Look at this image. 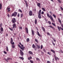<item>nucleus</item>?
I'll return each instance as SVG.
<instances>
[{
    "instance_id": "obj_1",
    "label": "nucleus",
    "mask_w": 63,
    "mask_h": 63,
    "mask_svg": "<svg viewBox=\"0 0 63 63\" xmlns=\"http://www.w3.org/2000/svg\"><path fill=\"white\" fill-rule=\"evenodd\" d=\"M47 17L49 18L53 22H55L54 20H53L52 16L51 15H49V14L48 13H47Z\"/></svg>"
},
{
    "instance_id": "obj_2",
    "label": "nucleus",
    "mask_w": 63,
    "mask_h": 63,
    "mask_svg": "<svg viewBox=\"0 0 63 63\" xmlns=\"http://www.w3.org/2000/svg\"><path fill=\"white\" fill-rule=\"evenodd\" d=\"M10 7L9 6H8L6 9V11L7 12H10L11 11V10L10 9Z\"/></svg>"
},
{
    "instance_id": "obj_3",
    "label": "nucleus",
    "mask_w": 63,
    "mask_h": 63,
    "mask_svg": "<svg viewBox=\"0 0 63 63\" xmlns=\"http://www.w3.org/2000/svg\"><path fill=\"white\" fill-rule=\"evenodd\" d=\"M17 13L16 12H15L12 15V16H16V15H17Z\"/></svg>"
},
{
    "instance_id": "obj_4",
    "label": "nucleus",
    "mask_w": 63,
    "mask_h": 63,
    "mask_svg": "<svg viewBox=\"0 0 63 63\" xmlns=\"http://www.w3.org/2000/svg\"><path fill=\"white\" fill-rule=\"evenodd\" d=\"M12 21L13 23H15L16 22V19L15 18H13L12 19Z\"/></svg>"
},
{
    "instance_id": "obj_5",
    "label": "nucleus",
    "mask_w": 63,
    "mask_h": 63,
    "mask_svg": "<svg viewBox=\"0 0 63 63\" xmlns=\"http://www.w3.org/2000/svg\"><path fill=\"white\" fill-rule=\"evenodd\" d=\"M54 56L55 58V60L56 61H57V60H59V59L56 56V55H54Z\"/></svg>"
},
{
    "instance_id": "obj_6",
    "label": "nucleus",
    "mask_w": 63,
    "mask_h": 63,
    "mask_svg": "<svg viewBox=\"0 0 63 63\" xmlns=\"http://www.w3.org/2000/svg\"><path fill=\"white\" fill-rule=\"evenodd\" d=\"M32 47H33V48H34V49H35V50L36 51V49H37V47H35V45H34V44H33V45H32Z\"/></svg>"
},
{
    "instance_id": "obj_7",
    "label": "nucleus",
    "mask_w": 63,
    "mask_h": 63,
    "mask_svg": "<svg viewBox=\"0 0 63 63\" xmlns=\"http://www.w3.org/2000/svg\"><path fill=\"white\" fill-rule=\"evenodd\" d=\"M20 55L21 56H23V55H24V53H23V52L22 51V50H20Z\"/></svg>"
},
{
    "instance_id": "obj_8",
    "label": "nucleus",
    "mask_w": 63,
    "mask_h": 63,
    "mask_svg": "<svg viewBox=\"0 0 63 63\" xmlns=\"http://www.w3.org/2000/svg\"><path fill=\"white\" fill-rule=\"evenodd\" d=\"M32 11H30L29 12V16H32Z\"/></svg>"
},
{
    "instance_id": "obj_9",
    "label": "nucleus",
    "mask_w": 63,
    "mask_h": 63,
    "mask_svg": "<svg viewBox=\"0 0 63 63\" xmlns=\"http://www.w3.org/2000/svg\"><path fill=\"white\" fill-rule=\"evenodd\" d=\"M15 28H16V24L15 23L13 25V28L14 29V28H15Z\"/></svg>"
},
{
    "instance_id": "obj_10",
    "label": "nucleus",
    "mask_w": 63,
    "mask_h": 63,
    "mask_svg": "<svg viewBox=\"0 0 63 63\" xmlns=\"http://www.w3.org/2000/svg\"><path fill=\"white\" fill-rule=\"evenodd\" d=\"M25 29L26 30V33H27V34L28 33V28H27V27L25 28Z\"/></svg>"
},
{
    "instance_id": "obj_11",
    "label": "nucleus",
    "mask_w": 63,
    "mask_h": 63,
    "mask_svg": "<svg viewBox=\"0 0 63 63\" xmlns=\"http://www.w3.org/2000/svg\"><path fill=\"white\" fill-rule=\"evenodd\" d=\"M1 31L0 32V33L1 34H2V32L3 31V28L2 27H1Z\"/></svg>"
},
{
    "instance_id": "obj_12",
    "label": "nucleus",
    "mask_w": 63,
    "mask_h": 63,
    "mask_svg": "<svg viewBox=\"0 0 63 63\" xmlns=\"http://www.w3.org/2000/svg\"><path fill=\"white\" fill-rule=\"evenodd\" d=\"M57 27L59 31H60L61 30V28H61V27H60L59 26H58Z\"/></svg>"
},
{
    "instance_id": "obj_13",
    "label": "nucleus",
    "mask_w": 63,
    "mask_h": 63,
    "mask_svg": "<svg viewBox=\"0 0 63 63\" xmlns=\"http://www.w3.org/2000/svg\"><path fill=\"white\" fill-rule=\"evenodd\" d=\"M40 5L41 3H37V6L39 7V8H41V6H40Z\"/></svg>"
},
{
    "instance_id": "obj_14",
    "label": "nucleus",
    "mask_w": 63,
    "mask_h": 63,
    "mask_svg": "<svg viewBox=\"0 0 63 63\" xmlns=\"http://www.w3.org/2000/svg\"><path fill=\"white\" fill-rule=\"evenodd\" d=\"M31 31L32 32V34L33 35V36H34V31L33 30H32Z\"/></svg>"
},
{
    "instance_id": "obj_15",
    "label": "nucleus",
    "mask_w": 63,
    "mask_h": 63,
    "mask_svg": "<svg viewBox=\"0 0 63 63\" xmlns=\"http://www.w3.org/2000/svg\"><path fill=\"white\" fill-rule=\"evenodd\" d=\"M25 48V47H21L20 48L21 50H22V51H23L24 50V48Z\"/></svg>"
},
{
    "instance_id": "obj_16",
    "label": "nucleus",
    "mask_w": 63,
    "mask_h": 63,
    "mask_svg": "<svg viewBox=\"0 0 63 63\" xmlns=\"http://www.w3.org/2000/svg\"><path fill=\"white\" fill-rule=\"evenodd\" d=\"M58 21L59 22H60V24H61V20L60 19V18H58Z\"/></svg>"
},
{
    "instance_id": "obj_17",
    "label": "nucleus",
    "mask_w": 63,
    "mask_h": 63,
    "mask_svg": "<svg viewBox=\"0 0 63 63\" xmlns=\"http://www.w3.org/2000/svg\"><path fill=\"white\" fill-rule=\"evenodd\" d=\"M38 17L40 19H41V14H38Z\"/></svg>"
},
{
    "instance_id": "obj_18",
    "label": "nucleus",
    "mask_w": 63,
    "mask_h": 63,
    "mask_svg": "<svg viewBox=\"0 0 63 63\" xmlns=\"http://www.w3.org/2000/svg\"><path fill=\"white\" fill-rule=\"evenodd\" d=\"M32 59V57H30L28 58V59L29 60H30Z\"/></svg>"
},
{
    "instance_id": "obj_19",
    "label": "nucleus",
    "mask_w": 63,
    "mask_h": 63,
    "mask_svg": "<svg viewBox=\"0 0 63 63\" xmlns=\"http://www.w3.org/2000/svg\"><path fill=\"white\" fill-rule=\"evenodd\" d=\"M48 27H50V28H51L52 29H54V27L52 26H48Z\"/></svg>"
},
{
    "instance_id": "obj_20",
    "label": "nucleus",
    "mask_w": 63,
    "mask_h": 63,
    "mask_svg": "<svg viewBox=\"0 0 63 63\" xmlns=\"http://www.w3.org/2000/svg\"><path fill=\"white\" fill-rule=\"evenodd\" d=\"M30 54H33V52L31 51H29L28 52Z\"/></svg>"
},
{
    "instance_id": "obj_21",
    "label": "nucleus",
    "mask_w": 63,
    "mask_h": 63,
    "mask_svg": "<svg viewBox=\"0 0 63 63\" xmlns=\"http://www.w3.org/2000/svg\"><path fill=\"white\" fill-rule=\"evenodd\" d=\"M51 51H52V52H53L54 53H55V52L54 51V50H53L51 49Z\"/></svg>"
},
{
    "instance_id": "obj_22",
    "label": "nucleus",
    "mask_w": 63,
    "mask_h": 63,
    "mask_svg": "<svg viewBox=\"0 0 63 63\" xmlns=\"http://www.w3.org/2000/svg\"><path fill=\"white\" fill-rule=\"evenodd\" d=\"M10 42V43H13V38H11Z\"/></svg>"
},
{
    "instance_id": "obj_23",
    "label": "nucleus",
    "mask_w": 63,
    "mask_h": 63,
    "mask_svg": "<svg viewBox=\"0 0 63 63\" xmlns=\"http://www.w3.org/2000/svg\"><path fill=\"white\" fill-rule=\"evenodd\" d=\"M42 10L43 11H44V12H45V11H46V9H45L44 8H42Z\"/></svg>"
},
{
    "instance_id": "obj_24",
    "label": "nucleus",
    "mask_w": 63,
    "mask_h": 63,
    "mask_svg": "<svg viewBox=\"0 0 63 63\" xmlns=\"http://www.w3.org/2000/svg\"><path fill=\"white\" fill-rule=\"evenodd\" d=\"M19 58H20V59H22V60H24V58H23V57H19Z\"/></svg>"
},
{
    "instance_id": "obj_25",
    "label": "nucleus",
    "mask_w": 63,
    "mask_h": 63,
    "mask_svg": "<svg viewBox=\"0 0 63 63\" xmlns=\"http://www.w3.org/2000/svg\"><path fill=\"white\" fill-rule=\"evenodd\" d=\"M41 10H39L38 13V14H41Z\"/></svg>"
},
{
    "instance_id": "obj_26",
    "label": "nucleus",
    "mask_w": 63,
    "mask_h": 63,
    "mask_svg": "<svg viewBox=\"0 0 63 63\" xmlns=\"http://www.w3.org/2000/svg\"><path fill=\"white\" fill-rule=\"evenodd\" d=\"M9 29H10V30H11V31H13V27H12V28H9Z\"/></svg>"
},
{
    "instance_id": "obj_27",
    "label": "nucleus",
    "mask_w": 63,
    "mask_h": 63,
    "mask_svg": "<svg viewBox=\"0 0 63 63\" xmlns=\"http://www.w3.org/2000/svg\"><path fill=\"white\" fill-rule=\"evenodd\" d=\"M37 19H35V24H37Z\"/></svg>"
},
{
    "instance_id": "obj_28",
    "label": "nucleus",
    "mask_w": 63,
    "mask_h": 63,
    "mask_svg": "<svg viewBox=\"0 0 63 63\" xmlns=\"http://www.w3.org/2000/svg\"><path fill=\"white\" fill-rule=\"evenodd\" d=\"M2 4L0 3V9L1 10L2 9Z\"/></svg>"
},
{
    "instance_id": "obj_29",
    "label": "nucleus",
    "mask_w": 63,
    "mask_h": 63,
    "mask_svg": "<svg viewBox=\"0 0 63 63\" xmlns=\"http://www.w3.org/2000/svg\"><path fill=\"white\" fill-rule=\"evenodd\" d=\"M36 46L38 48H40V46H39V45H36Z\"/></svg>"
},
{
    "instance_id": "obj_30",
    "label": "nucleus",
    "mask_w": 63,
    "mask_h": 63,
    "mask_svg": "<svg viewBox=\"0 0 63 63\" xmlns=\"http://www.w3.org/2000/svg\"><path fill=\"white\" fill-rule=\"evenodd\" d=\"M35 42H36L37 43H38V40L36 38L35 39Z\"/></svg>"
},
{
    "instance_id": "obj_31",
    "label": "nucleus",
    "mask_w": 63,
    "mask_h": 63,
    "mask_svg": "<svg viewBox=\"0 0 63 63\" xmlns=\"http://www.w3.org/2000/svg\"><path fill=\"white\" fill-rule=\"evenodd\" d=\"M6 48L7 51H9V49H8V46H6Z\"/></svg>"
},
{
    "instance_id": "obj_32",
    "label": "nucleus",
    "mask_w": 63,
    "mask_h": 63,
    "mask_svg": "<svg viewBox=\"0 0 63 63\" xmlns=\"http://www.w3.org/2000/svg\"><path fill=\"white\" fill-rule=\"evenodd\" d=\"M30 61L31 63H34V62L32 60H30Z\"/></svg>"
},
{
    "instance_id": "obj_33",
    "label": "nucleus",
    "mask_w": 63,
    "mask_h": 63,
    "mask_svg": "<svg viewBox=\"0 0 63 63\" xmlns=\"http://www.w3.org/2000/svg\"><path fill=\"white\" fill-rule=\"evenodd\" d=\"M42 28L43 30V31H45V28L43 27H42Z\"/></svg>"
},
{
    "instance_id": "obj_34",
    "label": "nucleus",
    "mask_w": 63,
    "mask_h": 63,
    "mask_svg": "<svg viewBox=\"0 0 63 63\" xmlns=\"http://www.w3.org/2000/svg\"><path fill=\"white\" fill-rule=\"evenodd\" d=\"M11 45H15V43L14 42H11V43H10Z\"/></svg>"
},
{
    "instance_id": "obj_35",
    "label": "nucleus",
    "mask_w": 63,
    "mask_h": 63,
    "mask_svg": "<svg viewBox=\"0 0 63 63\" xmlns=\"http://www.w3.org/2000/svg\"><path fill=\"white\" fill-rule=\"evenodd\" d=\"M12 47L13 48H15V46L14 45H12Z\"/></svg>"
},
{
    "instance_id": "obj_36",
    "label": "nucleus",
    "mask_w": 63,
    "mask_h": 63,
    "mask_svg": "<svg viewBox=\"0 0 63 63\" xmlns=\"http://www.w3.org/2000/svg\"><path fill=\"white\" fill-rule=\"evenodd\" d=\"M21 17L22 18L23 17V14H21Z\"/></svg>"
},
{
    "instance_id": "obj_37",
    "label": "nucleus",
    "mask_w": 63,
    "mask_h": 63,
    "mask_svg": "<svg viewBox=\"0 0 63 63\" xmlns=\"http://www.w3.org/2000/svg\"><path fill=\"white\" fill-rule=\"evenodd\" d=\"M18 11H19V12H20V13H22V11L20 9H19L18 10Z\"/></svg>"
},
{
    "instance_id": "obj_38",
    "label": "nucleus",
    "mask_w": 63,
    "mask_h": 63,
    "mask_svg": "<svg viewBox=\"0 0 63 63\" xmlns=\"http://www.w3.org/2000/svg\"><path fill=\"white\" fill-rule=\"evenodd\" d=\"M53 16H54V18H56V16L54 14H53L52 15Z\"/></svg>"
},
{
    "instance_id": "obj_39",
    "label": "nucleus",
    "mask_w": 63,
    "mask_h": 63,
    "mask_svg": "<svg viewBox=\"0 0 63 63\" xmlns=\"http://www.w3.org/2000/svg\"><path fill=\"white\" fill-rule=\"evenodd\" d=\"M29 39L28 38L27 39V42H29Z\"/></svg>"
},
{
    "instance_id": "obj_40",
    "label": "nucleus",
    "mask_w": 63,
    "mask_h": 63,
    "mask_svg": "<svg viewBox=\"0 0 63 63\" xmlns=\"http://www.w3.org/2000/svg\"><path fill=\"white\" fill-rule=\"evenodd\" d=\"M7 60H9L11 59V58H9V57H8L7 58Z\"/></svg>"
},
{
    "instance_id": "obj_41",
    "label": "nucleus",
    "mask_w": 63,
    "mask_h": 63,
    "mask_svg": "<svg viewBox=\"0 0 63 63\" xmlns=\"http://www.w3.org/2000/svg\"><path fill=\"white\" fill-rule=\"evenodd\" d=\"M37 35L39 36H40V33H39V32L38 31L37 32Z\"/></svg>"
},
{
    "instance_id": "obj_42",
    "label": "nucleus",
    "mask_w": 63,
    "mask_h": 63,
    "mask_svg": "<svg viewBox=\"0 0 63 63\" xmlns=\"http://www.w3.org/2000/svg\"><path fill=\"white\" fill-rule=\"evenodd\" d=\"M52 23L53 25V26H55V24H54V23Z\"/></svg>"
},
{
    "instance_id": "obj_43",
    "label": "nucleus",
    "mask_w": 63,
    "mask_h": 63,
    "mask_svg": "<svg viewBox=\"0 0 63 63\" xmlns=\"http://www.w3.org/2000/svg\"><path fill=\"white\" fill-rule=\"evenodd\" d=\"M18 46L20 48L21 47V46H20L19 44L18 45Z\"/></svg>"
},
{
    "instance_id": "obj_44",
    "label": "nucleus",
    "mask_w": 63,
    "mask_h": 63,
    "mask_svg": "<svg viewBox=\"0 0 63 63\" xmlns=\"http://www.w3.org/2000/svg\"><path fill=\"white\" fill-rule=\"evenodd\" d=\"M48 22L49 24H51V22L50 21H48Z\"/></svg>"
},
{
    "instance_id": "obj_45",
    "label": "nucleus",
    "mask_w": 63,
    "mask_h": 63,
    "mask_svg": "<svg viewBox=\"0 0 63 63\" xmlns=\"http://www.w3.org/2000/svg\"><path fill=\"white\" fill-rule=\"evenodd\" d=\"M41 14L42 15H44V11H42V12L41 13Z\"/></svg>"
},
{
    "instance_id": "obj_46",
    "label": "nucleus",
    "mask_w": 63,
    "mask_h": 63,
    "mask_svg": "<svg viewBox=\"0 0 63 63\" xmlns=\"http://www.w3.org/2000/svg\"><path fill=\"white\" fill-rule=\"evenodd\" d=\"M58 1L59 3H61V1H60V0H58Z\"/></svg>"
},
{
    "instance_id": "obj_47",
    "label": "nucleus",
    "mask_w": 63,
    "mask_h": 63,
    "mask_svg": "<svg viewBox=\"0 0 63 63\" xmlns=\"http://www.w3.org/2000/svg\"><path fill=\"white\" fill-rule=\"evenodd\" d=\"M36 59L37 60H39V61H40V59L38 58H36Z\"/></svg>"
},
{
    "instance_id": "obj_48",
    "label": "nucleus",
    "mask_w": 63,
    "mask_h": 63,
    "mask_svg": "<svg viewBox=\"0 0 63 63\" xmlns=\"http://www.w3.org/2000/svg\"><path fill=\"white\" fill-rule=\"evenodd\" d=\"M19 15H20L19 13H18L17 14V16H18V17H19Z\"/></svg>"
},
{
    "instance_id": "obj_49",
    "label": "nucleus",
    "mask_w": 63,
    "mask_h": 63,
    "mask_svg": "<svg viewBox=\"0 0 63 63\" xmlns=\"http://www.w3.org/2000/svg\"><path fill=\"white\" fill-rule=\"evenodd\" d=\"M24 1L26 3H27V1L25 0H24Z\"/></svg>"
},
{
    "instance_id": "obj_50",
    "label": "nucleus",
    "mask_w": 63,
    "mask_h": 63,
    "mask_svg": "<svg viewBox=\"0 0 63 63\" xmlns=\"http://www.w3.org/2000/svg\"><path fill=\"white\" fill-rule=\"evenodd\" d=\"M3 52H4V53H5V54H7V52H6L4 51H3Z\"/></svg>"
},
{
    "instance_id": "obj_51",
    "label": "nucleus",
    "mask_w": 63,
    "mask_h": 63,
    "mask_svg": "<svg viewBox=\"0 0 63 63\" xmlns=\"http://www.w3.org/2000/svg\"><path fill=\"white\" fill-rule=\"evenodd\" d=\"M61 10H62V11H63V8L62 7H61Z\"/></svg>"
},
{
    "instance_id": "obj_52",
    "label": "nucleus",
    "mask_w": 63,
    "mask_h": 63,
    "mask_svg": "<svg viewBox=\"0 0 63 63\" xmlns=\"http://www.w3.org/2000/svg\"><path fill=\"white\" fill-rule=\"evenodd\" d=\"M43 48V45H41V49H42Z\"/></svg>"
},
{
    "instance_id": "obj_53",
    "label": "nucleus",
    "mask_w": 63,
    "mask_h": 63,
    "mask_svg": "<svg viewBox=\"0 0 63 63\" xmlns=\"http://www.w3.org/2000/svg\"><path fill=\"white\" fill-rule=\"evenodd\" d=\"M47 35H48L49 36H50V33H49V32H47Z\"/></svg>"
},
{
    "instance_id": "obj_54",
    "label": "nucleus",
    "mask_w": 63,
    "mask_h": 63,
    "mask_svg": "<svg viewBox=\"0 0 63 63\" xmlns=\"http://www.w3.org/2000/svg\"><path fill=\"white\" fill-rule=\"evenodd\" d=\"M26 4V7L27 8V7H28V4H27V3Z\"/></svg>"
},
{
    "instance_id": "obj_55",
    "label": "nucleus",
    "mask_w": 63,
    "mask_h": 63,
    "mask_svg": "<svg viewBox=\"0 0 63 63\" xmlns=\"http://www.w3.org/2000/svg\"><path fill=\"white\" fill-rule=\"evenodd\" d=\"M47 54H49V55H50V52H47Z\"/></svg>"
},
{
    "instance_id": "obj_56",
    "label": "nucleus",
    "mask_w": 63,
    "mask_h": 63,
    "mask_svg": "<svg viewBox=\"0 0 63 63\" xmlns=\"http://www.w3.org/2000/svg\"><path fill=\"white\" fill-rule=\"evenodd\" d=\"M2 23H1L0 24V27H2Z\"/></svg>"
},
{
    "instance_id": "obj_57",
    "label": "nucleus",
    "mask_w": 63,
    "mask_h": 63,
    "mask_svg": "<svg viewBox=\"0 0 63 63\" xmlns=\"http://www.w3.org/2000/svg\"><path fill=\"white\" fill-rule=\"evenodd\" d=\"M49 13L51 15H52V13L51 11H49Z\"/></svg>"
},
{
    "instance_id": "obj_58",
    "label": "nucleus",
    "mask_w": 63,
    "mask_h": 63,
    "mask_svg": "<svg viewBox=\"0 0 63 63\" xmlns=\"http://www.w3.org/2000/svg\"><path fill=\"white\" fill-rule=\"evenodd\" d=\"M5 61H6L7 62H8V61L7 60V59H5Z\"/></svg>"
},
{
    "instance_id": "obj_59",
    "label": "nucleus",
    "mask_w": 63,
    "mask_h": 63,
    "mask_svg": "<svg viewBox=\"0 0 63 63\" xmlns=\"http://www.w3.org/2000/svg\"><path fill=\"white\" fill-rule=\"evenodd\" d=\"M22 27H19V29L20 30H21L22 29Z\"/></svg>"
},
{
    "instance_id": "obj_60",
    "label": "nucleus",
    "mask_w": 63,
    "mask_h": 63,
    "mask_svg": "<svg viewBox=\"0 0 63 63\" xmlns=\"http://www.w3.org/2000/svg\"><path fill=\"white\" fill-rule=\"evenodd\" d=\"M47 63H51L49 61H48L47 62Z\"/></svg>"
},
{
    "instance_id": "obj_61",
    "label": "nucleus",
    "mask_w": 63,
    "mask_h": 63,
    "mask_svg": "<svg viewBox=\"0 0 63 63\" xmlns=\"http://www.w3.org/2000/svg\"><path fill=\"white\" fill-rule=\"evenodd\" d=\"M52 43H53L52 44L53 45V46H55V44L53 43V42H52Z\"/></svg>"
},
{
    "instance_id": "obj_62",
    "label": "nucleus",
    "mask_w": 63,
    "mask_h": 63,
    "mask_svg": "<svg viewBox=\"0 0 63 63\" xmlns=\"http://www.w3.org/2000/svg\"><path fill=\"white\" fill-rule=\"evenodd\" d=\"M43 51H44V52H46V49H43Z\"/></svg>"
},
{
    "instance_id": "obj_63",
    "label": "nucleus",
    "mask_w": 63,
    "mask_h": 63,
    "mask_svg": "<svg viewBox=\"0 0 63 63\" xmlns=\"http://www.w3.org/2000/svg\"><path fill=\"white\" fill-rule=\"evenodd\" d=\"M34 11H35V12H36V9H34Z\"/></svg>"
},
{
    "instance_id": "obj_64",
    "label": "nucleus",
    "mask_w": 63,
    "mask_h": 63,
    "mask_svg": "<svg viewBox=\"0 0 63 63\" xmlns=\"http://www.w3.org/2000/svg\"><path fill=\"white\" fill-rule=\"evenodd\" d=\"M7 16H8V17H9V18L10 17V15L9 14H8L7 15Z\"/></svg>"
}]
</instances>
